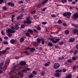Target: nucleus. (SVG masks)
<instances>
[{
	"label": "nucleus",
	"instance_id": "nucleus-53",
	"mask_svg": "<svg viewBox=\"0 0 78 78\" xmlns=\"http://www.w3.org/2000/svg\"><path fill=\"white\" fill-rule=\"evenodd\" d=\"M4 39L5 40H6V39H8V37H4Z\"/></svg>",
	"mask_w": 78,
	"mask_h": 78
},
{
	"label": "nucleus",
	"instance_id": "nucleus-5",
	"mask_svg": "<svg viewBox=\"0 0 78 78\" xmlns=\"http://www.w3.org/2000/svg\"><path fill=\"white\" fill-rule=\"evenodd\" d=\"M20 64L21 66H25V65H26V62L24 61H22L20 62Z\"/></svg>",
	"mask_w": 78,
	"mask_h": 78
},
{
	"label": "nucleus",
	"instance_id": "nucleus-31",
	"mask_svg": "<svg viewBox=\"0 0 78 78\" xmlns=\"http://www.w3.org/2000/svg\"><path fill=\"white\" fill-rule=\"evenodd\" d=\"M72 76L70 74H69L67 76L66 78H71Z\"/></svg>",
	"mask_w": 78,
	"mask_h": 78
},
{
	"label": "nucleus",
	"instance_id": "nucleus-52",
	"mask_svg": "<svg viewBox=\"0 0 78 78\" xmlns=\"http://www.w3.org/2000/svg\"><path fill=\"white\" fill-rule=\"evenodd\" d=\"M76 48L78 50V44L76 46Z\"/></svg>",
	"mask_w": 78,
	"mask_h": 78
},
{
	"label": "nucleus",
	"instance_id": "nucleus-16",
	"mask_svg": "<svg viewBox=\"0 0 78 78\" xmlns=\"http://www.w3.org/2000/svg\"><path fill=\"white\" fill-rule=\"evenodd\" d=\"M42 6V4L41 3L39 4L38 5H37V7L38 8H40L41 6Z\"/></svg>",
	"mask_w": 78,
	"mask_h": 78
},
{
	"label": "nucleus",
	"instance_id": "nucleus-3",
	"mask_svg": "<svg viewBox=\"0 0 78 78\" xmlns=\"http://www.w3.org/2000/svg\"><path fill=\"white\" fill-rule=\"evenodd\" d=\"M26 20L28 24H30L31 23V21L30 20L29 18L27 17L26 18Z\"/></svg>",
	"mask_w": 78,
	"mask_h": 78
},
{
	"label": "nucleus",
	"instance_id": "nucleus-21",
	"mask_svg": "<svg viewBox=\"0 0 78 78\" xmlns=\"http://www.w3.org/2000/svg\"><path fill=\"white\" fill-rule=\"evenodd\" d=\"M41 41L42 44L43 45H44V44H45V41L44 40V39L43 38H42Z\"/></svg>",
	"mask_w": 78,
	"mask_h": 78
},
{
	"label": "nucleus",
	"instance_id": "nucleus-33",
	"mask_svg": "<svg viewBox=\"0 0 78 78\" xmlns=\"http://www.w3.org/2000/svg\"><path fill=\"white\" fill-rule=\"evenodd\" d=\"M66 0H62V2L63 3H66V2H67Z\"/></svg>",
	"mask_w": 78,
	"mask_h": 78
},
{
	"label": "nucleus",
	"instance_id": "nucleus-4",
	"mask_svg": "<svg viewBox=\"0 0 78 78\" xmlns=\"http://www.w3.org/2000/svg\"><path fill=\"white\" fill-rule=\"evenodd\" d=\"M73 19H78V13H76L74 14V16H73Z\"/></svg>",
	"mask_w": 78,
	"mask_h": 78
},
{
	"label": "nucleus",
	"instance_id": "nucleus-42",
	"mask_svg": "<svg viewBox=\"0 0 78 78\" xmlns=\"http://www.w3.org/2000/svg\"><path fill=\"white\" fill-rule=\"evenodd\" d=\"M4 0H0V4H2Z\"/></svg>",
	"mask_w": 78,
	"mask_h": 78
},
{
	"label": "nucleus",
	"instance_id": "nucleus-34",
	"mask_svg": "<svg viewBox=\"0 0 78 78\" xmlns=\"http://www.w3.org/2000/svg\"><path fill=\"white\" fill-rule=\"evenodd\" d=\"M55 72H57V73H58V72H62V70H56L55 71Z\"/></svg>",
	"mask_w": 78,
	"mask_h": 78
},
{
	"label": "nucleus",
	"instance_id": "nucleus-17",
	"mask_svg": "<svg viewBox=\"0 0 78 78\" xmlns=\"http://www.w3.org/2000/svg\"><path fill=\"white\" fill-rule=\"evenodd\" d=\"M48 45L49 47H52L53 46V44L51 42H49L48 44Z\"/></svg>",
	"mask_w": 78,
	"mask_h": 78
},
{
	"label": "nucleus",
	"instance_id": "nucleus-46",
	"mask_svg": "<svg viewBox=\"0 0 78 78\" xmlns=\"http://www.w3.org/2000/svg\"><path fill=\"white\" fill-rule=\"evenodd\" d=\"M67 61L68 62H69V63H70L71 62H72L71 60H67Z\"/></svg>",
	"mask_w": 78,
	"mask_h": 78
},
{
	"label": "nucleus",
	"instance_id": "nucleus-19",
	"mask_svg": "<svg viewBox=\"0 0 78 78\" xmlns=\"http://www.w3.org/2000/svg\"><path fill=\"white\" fill-rule=\"evenodd\" d=\"M38 43H34V47H36L37 46V45H39V44H38Z\"/></svg>",
	"mask_w": 78,
	"mask_h": 78
},
{
	"label": "nucleus",
	"instance_id": "nucleus-62",
	"mask_svg": "<svg viewBox=\"0 0 78 78\" xmlns=\"http://www.w3.org/2000/svg\"><path fill=\"white\" fill-rule=\"evenodd\" d=\"M33 30L34 31V32H36L37 31V30L35 29H34Z\"/></svg>",
	"mask_w": 78,
	"mask_h": 78
},
{
	"label": "nucleus",
	"instance_id": "nucleus-54",
	"mask_svg": "<svg viewBox=\"0 0 78 78\" xmlns=\"http://www.w3.org/2000/svg\"><path fill=\"white\" fill-rule=\"evenodd\" d=\"M49 65V64L48 63H46L45 64V66H48Z\"/></svg>",
	"mask_w": 78,
	"mask_h": 78
},
{
	"label": "nucleus",
	"instance_id": "nucleus-27",
	"mask_svg": "<svg viewBox=\"0 0 78 78\" xmlns=\"http://www.w3.org/2000/svg\"><path fill=\"white\" fill-rule=\"evenodd\" d=\"M23 73H27V70L25 69H23Z\"/></svg>",
	"mask_w": 78,
	"mask_h": 78
},
{
	"label": "nucleus",
	"instance_id": "nucleus-50",
	"mask_svg": "<svg viewBox=\"0 0 78 78\" xmlns=\"http://www.w3.org/2000/svg\"><path fill=\"white\" fill-rule=\"evenodd\" d=\"M32 73L33 74H34V75H36V73H37L35 71L33 72Z\"/></svg>",
	"mask_w": 78,
	"mask_h": 78
},
{
	"label": "nucleus",
	"instance_id": "nucleus-32",
	"mask_svg": "<svg viewBox=\"0 0 78 78\" xmlns=\"http://www.w3.org/2000/svg\"><path fill=\"white\" fill-rule=\"evenodd\" d=\"M41 75H42V76H44V75H45V73L44 72H41Z\"/></svg>",
	"mask_w": 78,
	"mask_h": 78
},
{
	"label": "nucleus",
	"instance_id": "nucleus-36",
	"mask_svg": "<svg viewBox=\"0 0 78 78\" xmlns=\"http://www.w3.org/2000/svg\"><path fill=\"white\" fill-rule=\"evenodd\" d=\"M7 68V66H5L3 67V68H2V69L4 70H5V69H6Z\"/></svg>",
	"mask_w": 78,
	"mask_h": 78
},
{
	"label": "nucleus",
	"instance_id": "nucleus-48",
	"mask_svg": "<svg viewBox=\"0 0 78 78\" xmlns=\"http://www.w3.org/2000/svg\"><path fill=\"white\" fill-rule=\"evenodd\" d=\"M3 64H4V63L2 62L0 63V66H3Z\"/></svg>",
	"mask_w": 78,
	"mask_h": 78
},
{
	"label": "nucleus",
	"instance_id": "nucleus-57",
	"mask_svg": "<svg viewBox=\"0 0 78 78\" xmlns=\"http://www.w3.org/2000/svg\"><path fill=\"white\" fill-rule=\"evenodd\" d=\"M15 17V15H12V19H13V18H14V17Z\"/></svg>",
	"mask_w": 78,
	"mask_h": 78
},
{
	"label": "nucleus",
	"instance_id": "nucleus-9",
	"mask_svg": "<svg viewBox=\"0 0 78 78\" xmlns=\"http://www.w3.org/2000/svg\"><path fill=\"white\" fill-rule=\"evenodd\" d=\"M55 75L56 77H59L61 76V74L58 73H55Z\"/></svg>",
	"mask_w": 78,
	"mask_h": 78
},
{
	"label": "nucleus",
	"instance_id": "nucleus-61",
	"mask_svg": "<svg viewBox=\"0 0 78 78\" xmlns=\"http://www.w3.org/2000/svg\"><path fill=\"white\" fill-rule=\"evenodd\" d=\"M42 23L43 24H44V25H45V24H46V23H47V22H42Z\"/></svg>",
	"mask_w": 78,
	"mask_h": 78
},
{
	"label": "nucleus",
	"instance_id": "nucleus-63",
	"mask_svg": "<svg viewBox=\"0 0 78 78\" xmlns=\"http://www.w3.org/2000/svg\"><path fill=\"white\" fill-rule=\"evenodd\" d=\"M9 49H10V48L9 47L6 48V50H9Z\"/></svg>",
	"mask_w": 78,
	"mask_h": 78
},
{
	"label": "nucleus",
	"instance_id": "nucleus-23",
	"mask_svg": "<svg viewBox=\"0 0 78 78\" xmlns=\"http://www.w3.org/2000/svg\"><path fill=\"white\" fill-rule=\"evenodd\" d=\"M26 36H28V37H31V36L30 35V34L28 33H26Z\"/></svg>",
	"mask_w": 78,
	"mask_h": 78
},
{
	"label": "nucleus",
	"instance_id": "nucleus-12",
	"mask_svg": "<svg viewBox=\"0 0 78 78\" xmlns=\"http://www.w3.org/2000/svg\"><path fill=\"white\" fill-rule=\"evenodd\" d=\"M10 42L11 44H14L16 42V40H14V39H12L10 40Z\"/></svg>",
	"mask_w": 78,
	"mask_h": 78
},
{
	"label": "nucleus",
	"instance_id": "nucleus-38",
	"mask_svg": "<svg viewBox=\"0 0 78 78\" xmlns=\"http://www.w3.org/2000/svg\"><path fill=\"white\" fill-rule=\"evenodd\" d=\"M72 60H73V61H75V60H76V57H73L72 58Z\"/></svg>",
	"mask_w": 78,
	"mask_h": 78
},
{
	"label": "nucleus",
	"instance_id": "nucleus-43",
	"mask_svg": "<svg viewBox=\"0 0 78 78\" xmlns=\"http://www.w3.org/2000/svg\"><path fill=\"white\" fill-rule=\"evenodd\" d=\"M76 66H73V69L75 70V69H76Z\"/></svg>",
	"mask_w": 78,
	"mask_h": 78
},
{
	"label": "nucleus",
	"instance_id": "nucleus-10",
	"mask_svg": "<svg viewBox=\"0 0 78 78\" xmlns=\"http://www.w3.org/2000/svg\"><path fill=\"white\" fill-rule=\"evenodd\" d=\"M8 5L9 6H11L13 7L14 6V4L11 2H8Z\"/></svg>",
	"mask_w": 78,
	"mask_h": 78
},
{
	"label": "nucleus",
	"instance_id": "nucleus-20",
	"mask_svg": "<svg viewBox=\"0 0 78 78\" xmlns=\"http://www.w3.org/2000/svg\"><path fill=\"white\" fill-rule=\"evenodd\" d=\"M47 2H48V0L44 1V2H42V3H41V4H42V5H45V4Z\"/></svg>",
	"mask_w": 78,
	"mask_h": 78
},
{
	"label": "nucleus",
	"instance_id": "nucleus-28",
	"mask_svg": "<svg viewBox=\"0 0 78 78\" xmlns=\"http://www.w3.org/2000/svg\"><path fill=\"white\" fill-rule=\"evenodd\" d=\"M33 77H34V75L33 74H30L29 77V78H32Z\"/></svg>",
	"mask_w": 78,
	"mask_h": 78
},
{
	"label": "nucleus",
	"instance_id": "nucleus-1",
	"mask_svg": "<svg viewBox=\"0 0 78 78\" xmlns=\"http://www.w3.org/2000/svg\"><path fill=\"white\" fill-rule=\"evenodd\" d=\"M60 66V65L58 63H55L54 64V67L55 69H57L58 68H59Z\"/></svg>",
	"mask_w": 78,
	"mask_h": 78
},
{
	"label": "nucleus",
	"instance_id": "nucleus-40",
	"mask_svg": "<svg viewBox=\"0 0 78 78\" xmlns=\"http://www.w3.org/2000/svg\"><path fill=\"white\" fill-rule=\"evenodd\" d=\"M37 29L38 31L40 30H41V27H38L37 28Z\"/></svg>",
	"mask_w": 78,
	"mask_h": 78
},
{
	"label": "nucleus",
	"instance_id": "nucleus-51",
	"mask_svg": "<svg viewBox=\"0 0 78 78\" xmlns=\"http://www.w3.org/2000/svg\"><path fill=\"white\" fill-rule=\"evenodd\" d=\"M11 29H12V30H15V28H14V27H11Z\"/></svg>",
	"mask_w": 78,
	"mask_h": 78
},
{
	"label": "nucleus",
	"instance_id": "nucleus-26",
	"mask_svg": "<svg viewBox=\"0 0 78 78\" xmlns=\"http://www.w3.org/2000/svg\"><path fill=\"white\" fill-rule=\"evenodd\" d=\"M66 34H68L69 33V30H66L65 31Z\"/></svg>",
	"mask_w": 78,
	"mask_h": 78
},
{
	"label": "nucleus",
	"instance_id": "nucleus-47",
	"mask_svg": "<svg viewBox=\"0 0 78 78\" xmlns=\"http://www.w3.org/2000/svg\"><path fill=\"white\" fill-rule=\"evenodd\" d=\"M36 12V11L34 10L33 11L31 12V14H34Z\"/></svg>",
	"mask_w": 78,
	"mask_h": 78
},
{
	"label": "nucleus",
	"instance_id": "nucleus-15",
	"mask_svg": "<svg viewBox=\"0 0 78 78\" xmlns=\"http://www.w3.org/2000/svg\"><path fill=\"white\" fill-rule=\"evenodd\" d=\"M19 28V27H18V26H17L16 25L15 26V30H18Z\"/></svg>",
	"mask_w": 78,
	"mask_h": 78
},
{
	"label": "nucleus",
	"instance_id": "nucleus-24",
	"mask_svg": "<svg viewBox=\"0 0 78 78\" xmlns=\"http://www.w3.org/2000/svg\"><path fill=\"white\" fill-rule=\"evenodd\" d=\"M74 55H76L77 53H78V51L76 50L73 52Z\"/></svg>",
	"mask_w": 78,
	"mask_h": 78
},
{
	"label": "nucleus",
	"instance_id": "nucleus-41",
	"mask_svg": "<svg viewBox=\"0 0 78 78\" xmlns=\"http://www.w3.org/2000/svg\"><path fill=\"white\" fill-rule=\"evenodd\" d=\"M67 14L69 16H71V13L70 12H68L67 13Z\"/></svg>",
	"mask_w": 78,
	"mask_h": 78
},
{
	"label": "nucleus",
	"instance_id": "nucleus-35",
	"mask_svg": "<svg viewBox=\"0 0 78 78\" xmlns=\"http://www.w3.org/2000/svg\"><path fill=\"white\" fill-rule=\"evenodd\" d=\"M12 34H11L8 33V35L9 37H11V36H12Z\"/></svg>",
	"mask_w": 78,
	"mask_h": 78
},
{
	"label": "nucleus",
	"instance_id": "nucleus-64",
	"mask_svg": "<svg viewBox=\"0 0 78 78\" xmlns=\"http://www.w3.org/2000/svg\"><path fill=\"white\" fill-rule=\"evenodd\" d=\"M3 73V71L0 70V73Z\"/></svg>",
	"mask_w": 78,
	"mask_h": 78
},
{
	"label": "nucleus",
	"instance_id": "nucleus-18",
	"mask_svg": "<svg viewBox=\"0 0 78 78\" xmlns=\"http://www.w3.org/2000/svg\"><path fill=\"white\" fill-rule=\"evenodd\" d=\"M28 32L30 33L31 34L33 33V31L31 29H28Z\"/></svg>",
	"mask_w": 78,
	"mask_h": 78
},
{
	"label": "nucleus",
	"instance_id": "nucleus-39",
	"mask_svg": "<svg viewBox=\"0 0 78 78\" xmlns=\"http://www.w3.org/2000/svg\"><path fill=\"white\" fill-rule=\"evenodd\" d=\"M2 9H3V10H5V11H6V10L7 9L6 8L5 6L3 7H2Z\"/></svg>",
	"mask_w": 78,
	"mask_h": 78
},
{
	"label": "nucleus",
	"instance_id": "nucleus-29",
	"mask_svg": "<svg viewBox=\"0 0 78 78\" xmlns=\"http://www.w3.org/2000/svg\"><path fill=\"white\" fill-rule=\"evenodd\" d=\"M30 50L31 51H34L35 50V48H31Z\"/></svg>",
	"mask_w": 78,
	"mask_h": 78
},
{
	"label": "nucleus",
	"instance_id": "nucleus-8",
	"mask_svg": "<svg viewBox=\"0 0 78 78\" xmlns=\"http://www.w3.org/2000/svg\"><path fill=\"white\" fill-rule=\"evenodd\" d=\"M37 42L38 44H40L41 43V41H42V39L38 38L37 39Z\"/></svg>",
	"mask_w": 78,
	"mask_h": 78
},
{
	"label": "nucleus",
	"instance_id": "nucleus-7",
	"mask_svg": "<svg viewBox=\"0 0 78 78\" xmlns=\"http://www.w3.org/2000/svg\"><path fill=\"white\" fill-rule=\"evenodd\" d=\"M78 30L76 29V30H74L73 31V33L74 34H76V33H78Z\"/></svg>",
	"mask_w": 78,
	"mask_h": 78
},
{
	"label": "nucleus",
	"instance_id": "nucleus-60",
	"mask_svg": "<svg viewBox=\"0 0 78 78\" xmlns=\"http://www.w3.org/2000/svg\"><path fill=\"white\" fill-rule=\"evenodd\" d=\"M45 9H46V8H44L42 9L43 11H45Z\"/></svg>",
	"mask_w": 78,
	"mask_h": 78
},
{
	"label": "nucleus",
	"instance_id": "nucleus-2",
	"mask_svg": "<svg viewBox=\"0 0 78 78\" xmlns=\"http://www.w3.org/2000/svg\"><path fill=\"white\" fill-rule=\"evenodd\" d=\"M7 33H14L16 32V31L12 30L11 29L9 28L7 30Z\"/></svg>",
	"mask_w": 78,
	"mask_h": 78
},
{
	"label": "nucleus",
	"instance_id": "nucleus-11",
	"mask_svg": "<svg viewBox=\"0 0 78 78\" xmlns=\"http://www.w3.org/2000/svg\"><path fill=\"white\" fill-rule=\"evenodd\" d=\"M72 26L76 28H78V25L76 24H72Z\"/></svg>",
	"mask_w": 78,
	"mask_h": 78
},
{
	"label": "nucleus",
	"instance_id": "nucleus-13",
	"mask_svg": "<svg viewBox=\"0 0 78 78\" xmlns=\"http://www.w3.org/2000/svg\"><path fill=\"white\" fill-rule=\"evenodd\" d=\"M22 17H23V15L21 14V16H19L17 17V19H18V20H19V19H22Z\"/></svg>",
	"mask_w": 78,
	"mask_h": 78
},
{
	"label": "nucleus",
	"instance_id": "nucleus-6",
	"mask_svg": "<svg viewBox=\"0 0 78 78\" xmlns=\"http://www.w3.org/2000/svg\"><path fill=\"white\" fill-rule=\"evenodd\" d=\"M59 39H55V41L54 40L52 41V42H53L54 43H57V42H58L59 41Z\"/></svg>",
	"mask_w": 78,
	"mask_h": 78
},
{
	"label": "nucleus",
	"instance_id": "nucleus-25",
	"mask_svg": "<svg viewBox=\"0 0 78 78\" xmlns=\"http://www.w3.org/2000/svg\"><path fill=\"white\" fill-rule=\"evenodd\" d=\"M26 26L25 24H22L21 25V28H25V26Z\"/></svg>",
	"mask_w": 78,
	"mask_h": 78
},
{
	"label": "nucleus",
	"instance_id": "nucleus-37",
	"mask_svg": "<svg viewBox=\"0 0 78 78\" xmlns=\"http://www.w3.org/2000/svg\"><path fill=\"white\" fill-rule=\"evenodd\" d=\"M67 14L66 13H64L63 14V16H65V17H66L67 16Z\"/></svg>",
	"mask_w": 78,
	"mask_h": 78
},
{
	"label": "nucleus",
	"instance_id": "nucleus-58",
	"mask_svg": "<svg viewBox=\"0 0 78 78\" xmlns=\"http://www.w3.org/2000/svg\"><path fill=\"white\" fill-rule=\"evenodd\" d=\"M15 59H19L20 58V57H18V56H17V57H16L15 58Z\"/></svg>",
	"mask_w": 78,
	"mask_h": 78
},
{
	"label": "nucleus",
	"instance_id": "nucleus-55",
	"mask_svg": "<svg viewBox=\"0 0 78 78\" xmlns=\"http://www.w3.org/2000/svg\"><path fill=\"white\" fill-rule=\"evenodd\" d=\"M51 16L52 17H56V15H52Z\"/></svg>",
	"mask_w": 78,
	"mask_h": 78
},
{
	"label": "nucleus",
	"instance_id": "nucleus-59",
	"mask_svg": "<svg viewBox=\"0 0 78 78\" xmlns=\"http://www.w3.org/2000/svg\"><path fill=\"white\" fill-rule=\"evenodd\" d=\"M23 3V1H20V2H19V3H20V4Z\"/></svg>",
	"mask_w": 78,
	"mask_h": 78
},
{
	"label": "nucleus",
	"instance_id": "nucleus-44",
	"mask_svg": "<svg viewBox=\"0 0 78 78\" xmlns=\"http://www.w3.org/2000/svg\"><path fill=\"white\" fill-rule=\"evenodd\" d=\"M0 53H6V51H0Z\"/></svg>",
	"mask_w": 78,
	"mask_h": 78
},
{
	"label": "nucleus",
	"instance_id": "nucleus-49",
	"mask_svg": "<svg viewBox=\"0 0 78 78\" xmlns=\"http://www.w3.org/2000/svg\"><path fill=\"white\" fill-rule=\"evenodd\" d=\"M1 34H2V35H4L5 34V33H4V32H3V30L2 31Z\"/></svg>",
	"mask_w": 78,
	"mask_h": 78
},
{
	"label": "nucleus",
	"instance_id": "nucleus-22",
	"mask_svg": "<svg viewBox=\"0 0 78 78\" xmlns=\"http://www.w3.org/2000/svg\"><path fill=\"white\" fill-rule=\"evenodd\" d=\"M20 42H23L24 41V38L23 37H22L20 38Z\"/></svg>",
	"mask_w": 78,
	"mask_h": 78
},
{
	"label": "nucleus",
	"instance_id": "nucleus-30",
	"mask_svg": "<svg viewBox=\"0 0 78 78\" xmlns=\"http://www.w3.org/2000/svg\"><path fill=\"white\" fill-rule=\"evenodd\" d=\"M55 39V38H49V41H53V40Z\"/></svg>",
	"mask_w": 78,
	"mask_h": 78
},
{
	"label": "nucleus",
	"instance_id": "nucleus-45",
	"mask_svg": "<svg viewBox=\"0 0 78 78\" xmlns=\"http://www.w3.org/2000/svg\"><path fill=\"white\" fill-rule=\"evenodd\" d=\"M58 23H62V21L61 20H59L58 21Z\"/></svg>",
	"mask_w": 78,
	"mask_h": 78
},
{
	"label": "nucleus",
	"instance_id": "nucleus-14",
	"mask_svg": "<svg viewBox=\"0 0 78 78\" xmlns=\"http://www.w3.org/2000/svg\"><path fill=\"white\" fill-rule=\"evenodd\" d=\"M75 41V39L73 38H72L69 39L70 42H73Z\"/></svg>",
	"mask_w": 78,
	"mask_h": 78
},
{
	"label": "nucleus",
	"instance_id": "nucleus-56",
	"mask_svg": "<svg viewBox=\"0 0 78 78\" xmlns=\"http://www.w3.org/2000/svg\"><path fill=\"white\" fill-rule=\"evenodd\" d=\"M62 71L63 72H66V69H63Z\"/></svg>",
	"mask_w": 78,
	"mask_h": 78
}]
</instances>
